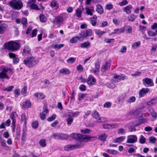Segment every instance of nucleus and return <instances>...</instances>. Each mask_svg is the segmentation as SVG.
Returning a JSON list of instances; mask_svg holds the SVG:
<instances>
[{"instance_id":"f257e3e1","label":"nucleus","mask_w":157,"mask_h":157,"mask_svg":"<svg viewBox=\"0 0 157 157\" xmlns=\"http://www.w3.org/2000/svg\"><path fill=\"white\" fill-rule=\"evenodd\" d=\"M70 136L74 139H77L80 142H87L90 140H93L97 139V137L89 136L87 135H83L80 134L72 133Z\"/></svg>"},{"instance_id":"f03ea898","label":"nucleus","mask_w":157,"mask_h":157,"mask_svg":"<svg viewBox=\"0 0 157 157\" xmlns=\"http://www.w3.org/2000/svg\"><path fill=\"white\" fill-rule=\"evenodd\" d=\"M21 47L20 44L13 41H10L5 44V48L8 50L13 51L18 50Z\"/></svg>"},{"instance_id":"7ed1b4c3","label":"nucleus","mask_w":157,"mask_h":157,"mask_svg":"<svg viewBox=\"0 0 157 157\" xmlns=\"http://www.w3.org/2000/svg\"><path fill=\"white\" fill-rule=\"evenodd\" d=\"M38 61L36 60L34 57H29L24 60V63L27 66L31 67L37 64L38 63Z\"/></svg>"},{"instance_id":"20e7f679","label":"nucleus","mask_w":157,"mask_h":157,"mask_svg":"<svg viewBox=\"0 0 157 157\" xmlns=\"http://www.w3.org/2000/svg\"><path fill=\"white\" fill-rule=\"evenodd\" d=\"M10 6L13 9L19 10L23 7V3L20 0H13L9 2Z\"/></svg>"},{"instance_id":"39448f33","label":"nucleus","mask_w":157,"mask_h":157,"mask_svg":"<svg viewBox=\"0 0 157 157\" xmlns=\"http://www.w3.org/2000/svg\"><path fill=\"white\" fill-rule=\"evenodd\" d=\"M9 75H11L13 73L12 70L10 68L7 67H4L1 72H0V78H6L9 79V76L7 75V73L8 72Z\"/></svg>"},{"instance_id":"423d86ee","label":"nucleus","mask_w":157,"mask_h":157,"mask_svg":"<svg viewBox=\"0 0 157 157\" xmlns=\"http://www.w3.org/2000/svg\"><path fill=\"white\" fill-rule=\"evenodd\" d=\"M84 144L83 143L80 142L76 144L68 145H66L64 147L65 151H68L83 147L84 146Z\"/></svg>"},{"instance_id":"0eeeda50","label":"nucleus","mask_w":157,"mask_h":157,"mask_svg":"<svg viewBox=\"0 0 157 157\" xmlns=\"http://www.w3.org/2000/svg\"><path fill=\"white\" fill-rule=\"evenodd\" d=\"M137 137L136 135H129L127 136V140L126 143L130 144H133L137 142Z\"/></svg>"},{"instance_id":"6e6552de","label":"nucleus","mask_w":157,"mask_h":157,"mask_svg":"<svg viewBox=\"0 0 157 157\" xmlns=\"http://www.w3.org/2000/svg\"><path fill=\"white\" fill-rule=\"evenodd\" d=\"M92 34V30L90 29H88L86 30V31H83L81 33H80V36L79 37L80 38L81 37L82 38H86L87 37L90 36Z\"/></svg>"},{"instance_id":"1a4fd4ad","label":"nucleus","mask_w":157,"mask_h":157,"mask_svg":"<svg viewBox=\"0 0 157 157\" xmlns=\"http://www.w3.org/2000/svg\"><path fill=\"white\" fill-rule=\"evenodd\" d=\"M36 2V0H30L28 3V5L31 9L39 10L40 9L35 4Z\"/></svg>"},{"instance_id":"9d476101","label":"nucleus","mask_w":157,"mask_h":157,"mask_svg":"<svg viewBox=\"0 0 157 157\" xmlns=\"http://www.w3.org/2000/svg\"><path fill=\"white\" fill-rule=\"evenodd\" d=\"M143 83L144 85L146 86V84L148 85L149 86H153L154 85L152 79L149 78H146L142 80Z\"/></svg>"},{"instance_id":"9b49d317","label":"nucleus","mask_w":157,"mask_h":157,"mask_svg":"<svg viewBox=\"0 0 157 157\" xmlns=\"http://www.w3.org/2000/svg\"><path fill=\"white\" fill-rule=\"evenodd\" d=\"M110 64L109 61H106L105 63L101 67V70L102 72H105L110 68Z\"/></svg>"},{"instance_id":"f8f14e48","label":"nucleus","mask_w":157,"mask_h":157,"mask_svg":"<svg viewBox=\"0 0 157 157\" xmlns=\"http://www.w3.org/2000/svg\"><path fill=\"white\" fill-rule=\"evenodd\" d=\"M149 91V89L148 88H144L142 89L139 91V95L141 97H143Z\"/></svg>"},{"instance_id":"ddd939ff","label":"nucleus","mask_w":157,"mask_h":157,"mask_svg":"<svg viewBox=\"0 0 157 157\" xmlns=\"http://www.w3.org/2000/svg\"><path fill=\"white\" fill-rule=\"evenodd\" d=\"M0 23H1L0 21ZM7 27V25L6 24H0V34H2L4 33Z\"/></svg>"},{"instance_id":"4468645a","label":"nucleus","mask_w":157,"mask_h":157,"mask_svg":"<svg viewBox=\"0 0 157 157\" xmlns=\"http://www.w3.org/2000/svg\"><path fill=\"white\" fill-rule=\"evenodd\" d=\"M100 64L99 62H96L95 64V69L91 70V72L95 74L98 73L99 71Z\"/></svg>"},{"instance_id":"2eb2a0df","label":"nucleus","mask_w":157,"mask_h":157,"mask_svg":"<svg viewBox=\"0 0 157 157\" xmlns=\"http://www.w3.org/2000/svg\"><path fill=\"white\" fill-rule=\"evenodd\" d=\"M132 6L129 5L123 8V11L127 14H129L131 13V10L132 9Z\"/></svg>"},{"instance_id":"dca6fc26","label":"nucleus","mask_w":157,"mask_h":157,"mask_svg":"<svg viewBox=\"0 0 157 157\" xmlns=\"http://www.w3.org/2000/svg\"><path fill=\"white\" fill-rule=\"evenodd\" d=\"M96 82V79L91 75H90L87 81V83L89 85H92L93 83H95Z\"/></svg>"},{"instance_id":"f3484780","label":"nucleus","mask_w":157,"mask_h":157,"mask_svg":"<svg viewBox=\"0 0 157 157\" xmlns=\"http://www.w3.org/2000/svg\"><path fill=\"white\" fill-rule=\"evenodd\" d=\"M126 137L124 136H120L116 138L113 140V142L115 143H119L123 142L125 139Z\"/></svg>"},{"instance_id":"a211bd4d","label":"nucleus","mask_w":157,"mask_h":157,"mask_svg":"<svg viewBox=\"0 0 157 157\" xmlns=\"http://www.w3.org/2000/svg\"><path fill=\"white\" fill-rule=\"evenodd\" d=\"M157 98H154L151 99L150 101L147 102V105L149 106H152L156 104L157 102Z\"/></svg>"},{"instance_id":"6ab92c4d","label":"nucleus","mask_w":157,"mask_h":157,"mask_svg":"<svg viewBox=\"0 0 157 157\" xmlns=\"http://www.w3.org/2000/svg\"><path fill=\"white\" fill-rule=\"evenodd\" d=\"M23 51V54L24 56H25V55L30 54H31V49L28 46H25Z\"/></svg>"},{"instance_id":"aec40b11","label":"nucleus","mask_w":157,"mask_h":157,"mask_svg":"<svg viewBox=\"0 0 157 157\" xmlns=\"http://www.w3.org/2000/svg\"><path fill=\"white\" fill-rule=\"evenodd\" d=\"M107 136V135L105 133H103L98 135V139L102 141H105L106 137Z\"/></svg>"},{"instance_id":"412c9836","label":"nucleus","mask_w":157,"mask_h":157,"mask_svg":"<svg viewBox=\"0 0 157 157\" xmlns=\"http://www.w3.org/2000/svg\"><path fill=\"white\" fill-rule=\"evenodd\" d=\"M96 11L98 13L101 14L103 13V10L102 6L100 4L97 5Z\"/></svg>"},{"instance_id":"4be33fe9","label":"nucleus","mask_w":157,"mask_h":157,"mask_svg":"<svg viewBox=\"0 0 157 157\" xmlns=\"http://www.w3.org/2000/svg\"><path fill=\"white\" fill-rule=\"evenodd\" d=\"M51 6L56 10L58 9L59 7L58 4L56 0H54L52 2Z\"/></svg>"},{"instance_id":"5701e85b","label":"nucleus","mask_w":157,"mask_h":157,"mask_svg":"<svg viewBox=\"0 0 157 157\" xmlns=\"http://www.w3.org/2000/svg\"><path fill=\"white\" fill-rule=\"evenodd\" d=\"M92 115L93 117L97 120L98 121L100 117L99 113L96 111H95L92 113Z\"/></svg>"},{"instance_id":"b1692460","label":"nucleus","mask_w":157,"mask_h":157,"mask_svg":"<svg viewBox=\"0 0 157 157\" xmlns=\"http://www.w3.org/2000/svg\"><path fill=\"white\" fill-rule=\"evenodd\" d=\"M113 78L115 79H117L116 81L118 82L120 81L121 79L124 80L126 78V76H121L118 75H115Z\"/></svg>"},{"instance_id":"393cba45","label":"nucleus","mask_w":157,"mask_h":157,"mask_svg":"<svg viewBox=\"0 0 157 157\" xmlns=\"http://www.w3.org/2000/svg\"><path fill=\"white\" fill-rule=\"evenodd\" d=\"M60 73L65 75H69L70 73V71L67 68H63L60 70Z\"/></svg>"},{"instance_id":"a878e982","label":"nucleus","mask_w":157,"mask_h":157,"mask_svg":"<svg viewBox=\"0 0 157 157\" xmlns=\"http://www.w3.org/2000/svg\"><path fill=\"white\" fill-rule=\"evenodd\" d=\"M23 106L25 108L29 107L31 106V102L30 101H26L23 103Z\"/></svg>"},{"instance_id":"bb28decb","label":"nucleus","mask_w":157,"mask_h":157,"mask_svg":"<svg viewBox=\"0 0 157 157\" xmlns=\"http://www.w3.org/2000/svg\"><path fill=\"white\" fill-rule=\"evenodd\" d=\"M82 11L80 8H78L76 10V14L78 17H80L82 16Z\"/></svg>"},{"instance_id":"cd10ccee","label":"nucleus","mask_w":157,"mask_h":157,"mask_svg":"<svg viewBox=\"0 0 157 157\" xmlns=\"http://www.w3.org/2000/svg\"><path fill=\"white\" fill-rule=\"evenodd\" d=\"M147 33L150 36L154 37L156 36L157 35V29L155 33L150 30L147 31Z\"/></svg>"},{"instance_id":"c85d7f7f","label":"nucleus","mask_w":157,"mask_h":157,"mask_svg":"<svg viewBox=\"0 0 157 157\" xmlns=\"http://www.w3.org/2000/svg\"><path fill=\"white\" fill-rule=\"evenodd\" d=\"M35 96L40 99H43L45 98L44 95L42 93H36L35 94Z\"/></svg>"},{"instance_id":"c756f323","label":"nucleus","mask_w":157,"mask_h":157,"mask_svg":"<svg viewBox=\"0 0 157 157\" xmlns=\"http://www.w3.org/2000/svg\"><path fill=\"white\" fill-rule=\"evenodd\" d=\"M126 97V95L122 94L120 95L118 98V101L119 102H122L124 100Z\"/></svg>"},{"instance_id":"7c9ffc66","label":"nucleus","mask_w":157,"mask_h":157,"mask_svg":"<svg viewBox=\"0 0 157 157\" xmlns=\"http://www.w3.org/2000/svg\"><path fill=\"white\" fill-rule=\"evenodd\" d=\"M136 17V16L135 15L132 14L131 15L128 17V21L133 22L135 20Z\"/></svg>"},{"instance_id":"2f4dec72","label":"nucleus","mask_w":157,"mask_h":157,"mask_svg":"<svg viewBox=\"0 0 157 157\" xmlns=\"http://www.w3.org/2000/svg\"><path fill=\"white\" fill-rule=\"evenodd\" d=\"M90 45V43L89 42L87 41L82 43L81 44V47L82 48H87Z\"/></svg>"},{"instance_id":"473e14b6","label":"nucleus","mask_w":157,"mask_h":157,"mask_svg":"<svg viewBox=\"0 0 157 157\" xmlns=\"http://www.w3.org/2000/svg\"><path fill=\"white\" fill-rule=\"evenodd\" d=\"M69 136L68 135L63 133L59 134L58 138L59 139H67L68 138Z\"/></svg>"},{"instance_id":"72a5a7b5","label":"nucleus","mask_w":157,"mask_h":157,"mask_svg":"<svg viewBox=\"0 0 157 157\" xmlns=\"http://www.w3.org/2000/svg\"><path fill=\"white\" fill-rule=\"evenodd\" d=\"M26 130L23 129V133L22 135V138L21 140V142L22 143H24L25 141V135L26 134Z\"/></svg>"},{"instance_id":"f704fd0d","label":"nucleus","mask_w":157,"mask_h":157,"mask_svg":"<svg viewBox=\"0 0 157 157\" xmlns=\"http://www.w3.org/2000/svg\"><path fill=\"white\" fill-rule=\"evenodd\" d=\"M149 112L150 113L151 115L153 117L156 118L157 117V114L155 113L154 109L151 108L149 109Z\"/></svg>"},{"instance_id":"c9c22d12","label":"nucleus","mask_w":157,"mask_h":157,"mask_svg":"<svg viewBox=\"0 0 157 157\" xmlns=\"http://www.w3.org/2000/svg\"><path fill=\"white\" fill-rule=\"evenodd\" d=\"M106 151L108 153H110L114 155H117L119 153L117 151L114 150L108 149Z\"/></svg>"},{"instance_id":"e433bc0d","label":"nucleus","mask_w":157,"mask_h":157,"mask_svg":"<svg viewBox=\"0 0 157 157\" xmlns=\"http://www.w3.org/2000/svg\"><path fill=\"white\" fill-rule=\"evenodd\" d=\"M79 39V37L75 36L72 37L70 40V42L71 43H75L78 41Z\"/></svg>"},{"instance_id":"4c0bfd02","label":"nucleus","mask_w":157,"mask_h":157,"mask_svg":"<svg viewBox=\"0 0 157 157\" xmlns=\"http://www.w3.org/2000/svg\"><path fill=\"white\" fill-rule=\"evenodd\" d=\"M124 31V30L122 29H115L114 30V31L112 33H111L113 34H119L120 33H122Z\"/></svg>"},{"instance_id":"58836bf2","label":"nucleus","mask_w":157,"mask_h":157,"mask_svg":"<svg viewBox=\"0 0 157 157\" xmlns=\"http://www.w3.org/2000/svg\"><path fill=\"white\" fill-rule=\"evenodd\" d=\"M39 17L40 18V20L41 22H45L46 21V18L43 14H40V15Z\"/></svg>"},{"instance_id":"ea45409f","label":"nucleus","mask_w":157,"mask_h":157,"mask_svg":"<svg viewBox=\"0 0 157 157\" xmlns=\"http://www.w3.org/2000/svg\"><path fill=\"white\" fill-rule=\"evenodd\" d=\"M139 142L141 144H144L146 142V139L143 135H141L139 139Z\"/></svg>"},{"instance_id":"a19ab883","label":"nucleus","mask_w":157,"mask_h":157,"mask_svg":"<svg viewBox=\"0 0 157 157\" xmlns=\"http://www.w3.org/2000/svg\"><path fill=\"white\" fill-rule=\"evenodd\" d=\"M140 41L135 42L132 45V48L133 49H136L140 45Z\"/></svg>"},{"instance_id":"79ce46f5","label":"nucleus","mask_w":157,"mask_h":157,"mask_svg":"<svg viewBox=\"0 0 157 157\" xmlns=\"http://www.w3.org/2000/svg\"><path fill=\"white\" fill-rule=\"evenodd\" d=\"M40 145L42 147H44L46 146V141L45 139H41L39 142Z\"/></svg>"},{"instance_id":"37998d69","label":"nucleus","mask_w":157,"mask_h":157,"mask_svg":"<svg viewBox=\"0 0 157 157\" xmlns=\"http://www.w3.org/2000/svg\"><path fill=\"white\" fill-rule=\"evenodd\" d=\"M21 120L22 122L24 124H25L26 123V121L25 118V114H23L21 116Z\"/></svg>"},{"instance_id":"c03bdc74","label":"nucleus","mask_w":157,"mask_h":157,"mask_svg":"<svg viewBox=\"0 0 157 157\" xmlns=\"http://www.w3.org/2000/svg\"><path fill=\"white\" fill-rule=\"evenodd\" d=\"M136 98L134 96L131 97L129 98L127 101V102L128 103L134 102L136 100Z\"/></svg>"},{"instance_id":"a18cd8bd","label":"nucleus","mask_w":157,"mask_h":157,"mask_svg":"<svg viewBox=\"0 0 157 157\" xmlns=\"http://www.w3.org/2000/svg\"><path fill=\"white\" fill-rule=\"evenodd\" d=\"M109 129H112L114 128H117L118 127L119 124L117 123L109 124Z\"/></svg>"},{"instance_id":"49530a36","label":"nucleus","mask_w":157,"mask_h":157,"mask_svg":"<svg viewBox=\"0 0 157 157\" xmlns=\"http://www.w3.org/2000/svg\"><path fill=\"white\" fill-rule=\"evenodd\" d=\"M63 44H55L53 46V48L56 49H59L64 46Z\"/></svg>"},{"instance_id":"de8ad7c7","label":"nucleus","mask_w":157,"mask_h":157,"mask_svg":"<svg viewBox=\"0 0 157 157\" xmlns=\"http://www.w3.org/2000/svg\"><path fill=\"white\" fill-rule=\"evenodd\" d=\"M86 12L88 15H89L90 16H92L93 13L92 12V10H93L92 9H90L87 8H86Z\"/></svg>"},{"instance_id":"09e8293b","label":"nucleus","mask_w":157,"mask_h":157,"mask_svg":"<svg viewBox=\"0 0 157 157\" xmlns=\"http://www.w3.org/2000/svg\"><path fill=\"white\" fill-rule=\"evenodd\" d=\"M73 118L68 117L67 119V124L70 125L73 121Z\"/></svg>"},{"instance_id":"8fccbe9b","label":"nucleus","mask_w":157,"mask_h":157,"mask_svg":"<svg viewBox=\"0 0 157 157\" xmlns=\"http://www.w3.org/2000/svg\"><path fill=\"white\" fill-rule=\"evenodd\" d=\"M63 21V18L61 17H58L56 18L55 21L57 23L62 22Z\"/></svg>"},{"instance_id":"3c124183","label":"nucleus","mask_w":157,"mask_h":157,"mask_svg":"<svg viewBox=\"0 0 157 157\" xmlns=\"http://www.w3.org/2000/svg\"><path fill=\"white\" fill-rule=\"evenodd\" d=\"M106 31H101L100 30H96L95 31L96 34H97L99 36H101L103 34L105 33Z\"/></svg>"},{"instance_id":"603ef678","label":"nucleus","mask_w":157,"mask_h":157,"mask_svg":"<svg viewBox=\"0 0 157 157\" xmlns=\"http://www.w3.org/2000/svg\"><path fill=\"white\" fill-rule=\"evenodd\" d=\"M149 143H155L156 141V138L153 136H151L149 138Z\"/></svg>"},{"instance_id":"864d4df0","label":"nucleus","mask_w":157,"mask_h":157,"mask_svg":"<svg viewBox=\"0 0 157 157\" xmlns=\"http://www.w3.org/2000/svg\"><path fill=\"white\" fill-rule=\"evenodd\" d=\"M128 3L127 0H123L121 2H119V5L121 6H123L127 5Z\"/></svg>"},{"instance_id":"5fc2aeb1","label":"nucleus","mask_w":157,"mask_h":157,"mask_svg":"<svg viewBox=\"0 0 157 157\" xmlns=\"http://www.w3.org/2000/svg\"><path fill=\"white\" fill-rule=\"evenodd\" d=\"M32 127L34 128H36L38 127V123L37 121L33 122L32 124Z\"/></svg>"},{"instance_id":"6e6d98bb","label":"nucleus","mask_w":157,"mask_h":157,"mask_svg":"<svg viewBox=\"0 0 157 157\" xmlns=\"http://www.w3.org/2000/svg\"><path fill=\"white\" fill-rule=\"evenodd\" d=\"M75 59L73 57H71L67 60V62L69 63H72L75 62Z\"/></svg>"},{"instance_id":"4d7b16f0","label":"nucleus","mask_w":157,"mask_h":157,"mask_svg":"<svg viewBox=\"0 0 157 157\" xmlns=\"http://www.w3.org/2000/svg\"><path fill=\"white\" fill-rule=\"evenodd\" d=\"M132 127V125H130V127L129 128V131L130 132H132L133 131H135L136 130V128H134V127L138 125L137 124L136 125L133 124Z\"/></svg>"},{"instance_id":"13d9d810","label":"nucleus","mask_w":157,"mask_h":157,"mask_svg":"<svg viewBox=\"0 0 157 157\" xmlns=\"http://www.w3.org/2000/svg\"><path fill=\"white\" fill-rule=\"evenodd\" d=\"M81 132L82 133L85 134H89L91 132V131L88 128L86 129L85 130H81Z\"/></svg>"},{"instance_id":"bf43d9fd","label":"nucleus","mask_w":157,"mask_h":157,"mask_svg":"<svg viewBox=\"0 0 157 157\" xmlns=\"http://www.w3.org/2000/svg\"><path fill=\"white\" fill-rule=\"evenodd\" d=\"M22 23L23 24V26L24 27H25L26 26V25L27 24V20L26 18H24L22 19L21 21Z\"/></svg>"},{"instance_id":"052dcab7","label":"nucleus","mask_w":157,"mask_h":157,"mask_svg":"<svg viewBox=\"0 0 157 157\" xmlns=\"http://www.w3.org/2000/svg\"><path fill=\"white\" fill-rule=\"evenodd\" d=\"M107 121V120L106 119V118L102 117H100L99 120H98V121L100 122H105Z\"/></svg>"},{"instance_id":"680f3d73","label":"nucleus","mask_w":157,"mask_h":157,"mask_svg":"<svg viewBox=\"0 0 157 157\" xmlns=\"http://www.w3.org/2000/svg\"><path fill=\"white\" fill-rule=\"evenodd\" d=\"M77 69L79 72H81L83 70V67L82 65L79 64L77 66Z\"/></svg>"},{"instance_id":"e2e57ef3","label":"nucleus","mask_w":157,"mask_h":157,"mask_svg":"<svg viewBox=\"0 0 157 157\" xmlns=\"http://www.w3.org/2000/svg\"><path fill=\"white\" fill-rule=\"evenodd\" d=\"M86 94H78L79 100V101L81 100L84 97H86Z\"/></svg>"},{"instance_id":"0e129e2a","label":"nucleus","mask_w":157,"mask_h":157,"mask_svg":"<svg viewBox=\"0 0 157 157\" xmlns=\"http://www.w3.org/2000/svg\"><path fill=\"white\" fill-rule=\"evenodd\" d=\"M37 30L36 29H35L33 30L32 32L31 35V37H33L34 36H36L37 34Z\"/></svg>"},{"instance_id":"69168bd1","label":"nucleus","mask_w":157,"mask_h":157,"mask_svg":"<svg viewBox=\"0 0 157 157\" xmlns=\"http://www.w3.org/2000/svg\"><path fill=\"white\" fill-rule=\"evenodd\" d=\"M56 117V115L55 114L53 115L51 117L48 118L47 120L49 121H53Z\"/></svg>"},{"instance_id":"338daca9","label":"nucleus","mask_w":157,"mask_h":157,"mask_svg":"<svg viewBox=\"0 0 157 157\" xmlns=\"http://www.w3.org/2000/svg\"><path fill=\"white\" fill-rule=\"evenodd\" d=\"M106 85L108 87L110 88L113 89L115 87V85L113 83H108Z\"/></svg>"},{"instance_id":"774afa93","label":"nucleus","mask_w":157,"mask_h":157,"mask_svg":"<svg viewBox=\"0 0 157 157\" xmlns=\"http://www.w3.org/2000/svg\"><path fill=\"white\" fill-rule=\"evenodd\" d=\"M113 8V6L111 4H107L105 6V8L107 10L112 9Z\"/></svg>"}]
</instances>
